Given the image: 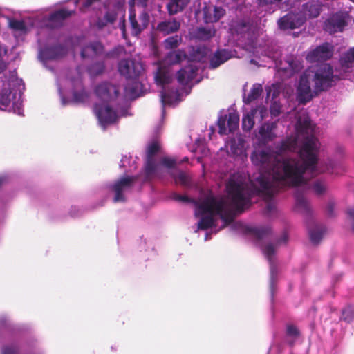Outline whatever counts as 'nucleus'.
Segmentation results:
<instances>
[{
    "mask_svg": "<svg viewBox=\"0 0 354 354\" xmlns=\"http://www.w3.org/2000/svg\"><path fill=\"white\" fill-rule=\"evenodd\" d=\"M295 136L276 147L255 148L250 159L261 171L251 179L245 172L231 175L227 183V195L215 194L211 191L201 193L198 199L180 196L178 199L194 205V215L199 218L194 230L216 228L217 232L229 225L236 213L248 208L254 196L262 198L266 212L272 214L276 210L272 201L281 189L308 188L307 180L319 174L333 169L335 163H323L319 158V142L314 136L315 126L306 110L295 115Z\"/></svg>",
    "mask_w": 354,
    "mask_h": 354,
    "instance_id": "nucleus-1",
    "label": "nucleus"
},
{
    "mask_svg": "<svg viewBox=\"0 0 354 354\" xmlns=\"http://www.w3.org/2000/svg\"><path fill=\"white\" fill-rule=\"evenodd\" d=\"M340 68L334 71L327 64L308 68L301 76L297 89V98L300 103L310 101L314 93L328 89L336 80L344 77L346 73L354 70V48L344 53L340 60Z\"/></svg>",
    "mask_w": 354,
    "mask_h": 354,
    "instance_id": "nucleus-2",
    "label": "nucleus"
},
{
    "mask_svg": "<svg viewBox=\"0 0 354 354\" xmlns=\"http://www.w3.org/2000/svg\"><path fill=\"white\" fill-rule=\"evenodd\" d=\"M82 0H75L74 8ZM83 4L81 7L82 11H86L90 9L99 8L101 5L100 0H82ZM74 9L69 10L63 8L55 10L47 15L49 8H44L39 10L32 17H25L19 20L14 18H8V26L12 30L16 37H21L28 33L33 28L53 29L61 26L64 21L71 16Z\"/></svg>",
    "mask_w": 354,
    "mask_h": 354,
    "instance_id": "nucleus-3",
    "label": "nucleus"
},
{
    "mask_svg": "<svg viewBox=\"0 0 354 354\" xmlns=\"http://www.w3.org/2000/svg\"><path fill=\"white\" fill-rule=\"evenodd\" d=\"M0 16H3L0 8ZM7 48L0 43V110L23 115L21 94L24 84L15 70H8Z\"/></svg>",
    "mask_w": 354,
    "mask_h": 354,
    "instance_id": "nucleus-4",
    "label": "nucleus"
},
{
    "mask_svg": "<svg viewBox=\"0 0 354 354\" xmlns=\"http://www.w3.org/2000/svg\"><path fill=\"white\" fill-rule=\"evenodd\" d=\"M95 92L99 102L95 104L94 111L103 129L115 123L120 117L127 115L126 108L116 102L118 89L115 86L103 82L96 87Z\"/></svg>",
    "mask_w": 354,
    "mask_h": 354,
    "instance_id": "nucleus-5",
    "label": "nucleus"
},
{
    "mask_svg": "<svg viewBox=\"0 0 354 354\" xmlns=\"http://www.w3.org/2000/svg\"><path fill=\"white\" fill-rule=\"evenodd\" d=\"M158 142L150 143L147 150V162L145 175L147 180L154 177H161L165 172H168L176 183L187 186L190 182L189 176L182 171L176 169L177 160L169 156L156 157V153L159 150Z\"/></svg>",
    "mask_w": 354,
    "mask_h": 354,
    "instance_id": "nucleus-6",
    "label": "nucleus"
},
{
    "mask_svg": "<svg viewBox=\"0 0 354 354\" xmlns=\"http://www.w3.org/2000/svg\"><path fill=\"white\" fill-rule=\"evenodd\" d=\"M185 54L182 50H174L169 52L165 57L162 63H160L155 74L156 84L161 87L160 100L162 106V115L166 106H174L183 100L181 95L178 90L171 89L172 73L169 66L180 63Z\"/></svg>",
    "mask_w": 354,
    "mask_h": 354,
    "instance_id": "nucleus-7",
    "label": "nucleus"
},
{
    "mask_svg": "<svg viewBox=\"0 0 354 354\" xmlns=\"http://www.w3.org/2000/svg\"><path fill=\"white\" fill-rule=\"evenodd\" d=\"M321 5L318 1L308 2L303 6L302 10L297 13L290 12L278 21L281 29L299 28L307 18H315L319 15Z\"/></svg>",
    "mask_w": 354,
    "mask_h": 354,
    "instance_id": "nucleus-8",
    "label": "nucleus"
},
{
    "mask_svg": "<svg viewBox=\"0 0 354 354\" xmlns=\"http://www.w3.org/2000/svg\"><path fill=\"white\" fill-rule=\"evenodd\" d=\"M247 231L258 241H262L260 246L263 253L270 263V287L272 295H273L274 283L276 276V270L274 263V257L275 254V247L272 243L268 242L270 229L268 227H248Z\"/></svg>",
    "mask_w": 354,
    "mask_h": 354,
    "instance_id": "nucleus-9",
    "label": "nucleus"
},
{
    "mask_svg": "<svg viewBox=\"0 0 354 354\" xmlns=\"http://www.w3.org/2000/svg\"><path fill=\"white\" fill-rule=\"evenodd\" d=\"M66 84H70L73 87L72 100L74 102L84 103L88 100V93L82 88V75L78 73L76 77L68 79L59 77L57 79L58 91L63 105H66L68 103V100L65 97L66 91L65 88H63Z\"/></svg>",
    "mask_w": 354,
    "mask_h": 354,
    "instance_id": "nucleus-10",
    "label": "nucleus"
},
{
    "mask_svg": "<svg viewBox=\"0 0 354 354\" xmlns=\"http://www.w3.org/2000/svg\"><path fill=\"white\" fill-rule=\"evenodd\" d=\"M147 0H130V10H129V21L131 24V33L134 36H138L140 32L144 30L148 26L149 22V15L145 10L140 11L138 17H136L135 6L145 8L147 6Z\"/></svg>",
    "mask_w": 354,
    "mask_h": 354,
    "instance_id": "nucleus-11",
    "label": "nucleus"
},
{
    "mask_svg": "<svg viewBox=\"0 0 354 354\" xmlns=\"http://www.w3.org/2000/svg\"><path fill=\"white\" fill-rule=\"evenodd\" d=\"M351 20L352 18L348 11H339L330 15L325 21L324 28L330 34L342 32Z\"/></svg>",
    "mask_w": 354,
    "mask_h": 354,
    "instance_id": "nucleus-12",
    "label": "nucleus"
},
{
    "mask_svg": "<svg viewBox=\"0 0 354 354\" xmlns=\"http://www.w3.org/2000/svg\"><path fill=\"white\" fill-rule=\"evenodd\" d=\"M136 178L135 176H124L113 185H107L106 189L115 194L113 201L123 202L125 201V194L128 192L132 187Z\"/></svg>",
    "mask_w": 354,
    "mask_h": 354,
    "instance_id": "nucleus-13",
    "label": "nucleus"
},
{
    "mask_svg": "<svg viewBox=\"0 0 354 354\" xmlns=\"http://www.w3.org/2000/svg\"><path fill=\"white\" fill-rule=\"evenodd\" d=\"M38 42L40 46L39 59L46 68L51 70L52 68L49 66V64L51 62H57L62 58L66 53V50L64 47L60 46L43 47L41 39H38Z\"/></svg>",
    "mask_w": 354,
    "mask_h": 354,
    "instance_id": "nucleus-14",
    "label": "nucleus"
},
{
    "mask_svg": "<svg viewBox=\"0 0 354 354\" xmlns=\"http://www.w3.org/2000/svg\"><path fill=\"white\" fill-rule=\"evenodd\" d=\"M225 147L232 156L244 162L247 160L248 146L245 140L241 136H236L226 141Z\"/></svg>",
    "mask_w": 354,
    "mask_h": 354,
    "instance_id": "nucleus-15",
    "label": "nucleus"
},
{
    "mask_svg": "<svg viewBox=\"0 0 354 354\" xmlns=\"http://www.w3.org/2000/svg\"><path fill=\"white\" fill-rule=\"evenodd\" d=\"M82 46L81 56L83 59L105 58L109 56L104 50V46L100 42L94 41L86 44L83 40L80 41Z\"/></svg>",
    "mask_w": 354,
    "mask_h": 354,
    "instance_id": "nucleus-16",
    "label": "nucleus"
},
{
    "mask_svg": "<svg viewBox=\"0 0 354 354\" xmlns=\"http://www.w3.org/2000/svg\"><path fill=\"white\" fill-rule=\"evenodd\" d=\"M239 114L232 111L224 115H221L218 120V132L221 135L233 132L239 127Z\"/></svg>",
    "mask_w": 354,
    "mask_h": 354,
    "instance_id": "nucleus-17",
    "label": "nucleus"
},
{
    "mask_svg": "<svg viewBox=\"0 0 354 354\" xmlns=\"http://www.w3.org/2000/svg\"><path fill=\"white\" fill-rule=\"evenodd\" d=\"M118 71L122 75L129 79L138 77L143 72L144 67L140 62L123 59L118 64Z\"/></svg>",
    "mask_w": 354,
    "mask_h": 354,
    "instance_id": "nucleus-18",
    "label": "nucleus"
},
{
    "mask_svg": "<svg viewBox=\"0 0 354 354\" xmlns=\"http://www.w3.org/2000/svg\"><path fill=\"white\" fill-rule=\"evenodd\" d=\"M333 55V46L328 43L323 44L308 53L306 59L310 63L319 62L330 58Z\"/></svg>",
    "mask_w": 354,
    "mask_h": 354,
    "instance_id": "nucleus-19",
    "label": "nucleus"
},
{
    "mask_svg": "<svg viewBox=\"0 0 354 354\" xmlns=\"http://www.w3.org/2000/svg\"><path fill=\"white\" fill-rule=\"evenodd\" d=\"M277 123L276 122H266L259 129L256 136L258 141L261 144H266L272 141L277 136Z\"/></svg>",
    "mask_w": 354,
    "mask_h": 354,
    "instance_id": "nucleus-20",
    "label": "nucleus"
},
{
    "mask_svg": "<svg viewBox=\"0 0 354 354\" xmlns=\"http://www.w3.org/2000/svg\"><path fill=\"white\" fill-rule=\"evenodd\" d=\"M197 72V66L193 64H189L178 71L177 75L178 83L182 86L189 85L194 80L196 83H198L200 80L196 79Z\"/></svg>",
    "mask_w": 354,
    "mask_h": 354,
    "instance_id": "nucleus-21",
    "label": "nucleus"
},
{
    "mask_svg": "<svg viewBox=\"0 0 354 354\" xmlns=\"http://www.w3.org/2000/svg\"><path fill=\"white\" fill-rule=\"evenodd\" d=\"M267 56L273 59L275 63V67L278 71L284 72L287 76L291 75L292 73L296 72L297 69L291 59H288L283 62L279 59L277 53H271L269 52L268 53Z\"/></svg>",
    "mask_w": 354,
    "mask_h": 354,
    "instance_id": "nucleus-22",
    "label": "nucleus"
},
{
    "mask_svg": "<svg viewBox=\"0 0 354 354\" xmlns=\"http://www.w3.org/2000/svg\"><path fill=\"white\" fill-rule=\"evenodd\" d=\"M225 15V10L221 6H205L203 9L204 19L206 23L218 21Z\"/></svg>",
    "mask_w": 354,
    "mask_h": 354,
    "instance_id": "nucleus-23",
    "label": "nucleus"
},
{
    "mask_svg": "<svg viewBox=\"0 0 354 354\" xmlns=\"http://www.w3.org/2000/svg\"><path fill=\"white\" fill-rule=\"evenodd\" d=\"M308 228L311 242L314 244L318 243L323 237L325 227L312 221L308 224Z\"/></svg>",
    "mask_w": 354,
    "mask_h": 354,
    "instance_id": "nucleus-24",
    "label": "nucleus"
},
{
    "mask_svg": "<svg viewBox=\"0 0 354 354\" xmlns=\"http://www.w3.org/2000/svg\"><path fill=\"white\" fill-rule=\"evenodd\" d=\"M180 24L176 19L160 22L156 27L158 31L165 35L175 32L180 28Z\"/></svg>",
    "mask_w": 354,
    "mask_h": 354,
    "instance_id": "nucleus-25",
    "label": "nucleus"
},
{
    "mask_svg": "<svg viewBox=\"0 0 354 354\" xmlns=\"http://www.w3.org/2000/svg\"><path fill=\"white\" fill-rule=\"evenodd\" d=\"M128 82L125 86V93L131 98L138 97L141 93L142 84L138 77L127 79Z\"/></svg>",
    "mask_w": 354,
    "mask_h": 354,
    "instance_id": "nucleus-26",
    "label": "nucleus"
},
{
    "mask_svg": "<svg viewBox=\"0 0 354 354\" xmlns=\"http://www.w3.org/2000/svg\"><path fill=\"white\" fill-rule=\"evenodd\" d=\"M231 53L227 50H218L210 59V68H216L231 58Z\"/></svg>",
    "mask_w": 354,
    "mask_h": 354,
    "instance_id": "nucleus-27",
    "label": "nucleus"
},
{
    "mask_svg": "<svg viewBox=\"0 0 354 354\" xmlns=\"http://www.w3.org/2000/svg\"><path fill=\"white\" fill-rule=\"evenodd\" d=\"M263 92V87L261 84H253L252 88L249 93L246 95H243V100L245 104H248L252 102L257 100L261 95Z\"/></svg>",
    "mask_w": 354,
    "mask_h": 354,
    "instance_id": "nucleus-28",
    "label": "nucleus"
},
{
    "mask_svg": "<svg viewBox=\"0 0 354 354\" xmlns=\"http://www.w3.org/2000/svg\"><path fill=\"white\" fill-rule=\"evenodd\" d=\"M188 3L189 0H171L167 6L169 15H175L182 11Z\"/></svg>",
    "mask_w": 354,
    "mask_h": 354,
    "instance_id": "nucleus-29",
    "label": "nucleus"
},
{
    "mask_svg": "<svg viewBox=\"0 0 354 354\" xmlns=\"http://www.w3.org/2000/svg\"><path fill=\"white\" fill-rule=\"evenodd\" d=\"M249 112L254 118V120H256L259 122H261L268 115V110L263 104L258 105L255 108L251 109Z\"/></svg>",
    "mask_w": 354,
    "mask_h": 354,
    "instance_id": "nucleus-30",
    "label": "nucleus"
},
{
    "mask_svg": "<svg viewBox=\"0 0 354 354\" xmlns=\"http://www.w3.org/2000/svg\"><path fill=\"white\" fill-rule=\"evenodd\" d=\"M295 197L297 210L301 212H308L309 210V205L303 194L297 192L295 193Z\"/></svg>",
    "mask_w": 354,
    "mask_h": 354,
    "instance_id": "nucleus-31",
    "label": "nucleus"
},
{
    "mask_svg": "<svg viewBox=\"0 0 354 354\" xmlns=\"http://www.w3.org/2000/svg\"><path fill=\"white\" fill-rule=\"evenodd\" d=\"M299 335V330L295 326H287L286 339L289 344L292 345L297 339Z\"/></svg>",
    "mask_w": 354,
    "mask_h": 354,
    "instance_id": "nucleus-32",
    "label": "nucleus"
},
{
    "mask_svg": "<svg viewBox=\"0 0 354 354\" xmlns=\"http://www.w3.org/2000/svg\"><path fill=\"white\" fill-rule=\"evenodd\" d=\"M254 118L250 113L249 111L245 110V113H243L242 118V128L243 131H250L254 125Z\"/></svg>",
    "mask_w": 354,
    "mask_h": 354,
    "instance_id": "nucleus-33",
    "label": "nucleus"
},
{
    "mask_svg": "<svg viewBox=\"0 0 354 354\" xmlns=\"http://www.w3.org/2000/svg\"><path fill=\"white\" fill-rule=\"evenodd\" d=\"M181 40V37L178 35L169 37L164 41V46L167 49L175 48L179 46Z\"/></svg>",
    "mask_w": 354,
    "mask_h": 354,
    "instance_id": "nucleus-34",
    "label": "nucleus"
},
{
    "mask_svg": "<svg viewBox=\"0 0 354 354\" xmlns=\"http://www.w3.org/2000/svg\"><path fill=\"white\" fill-rule=\"evenodd\" d=\"M215 35V30L209 28H200L197 30V37L203 40L212 38Z\"/></svg>",
    "mask_w": 354,
    "mask_h": 354,
    "instance_id": "nucleus-35",
    "label": "nucleus"
},
{
    "mask_svg": "<svg viewBox=\"0 0 354 354\" xmlns=\"http://www.w3.org/2000/svg\"><path fill=\"white\" fill-rule=\"evenodd\" d=\"M131 159L130 156H122L121 160L120 167L126 168V172H131L133 169H136V166H134V161H133V164H131Z\"/></svg>",
    "mask_w": 354,
    "mask_h": 354,
    "instance_id": "nucleus-36",
    "label": "nucleus"
},
{
    "mask_svg": "<svg viewBox=\"0 0 354 354\" xmlns=\"http://www.w3.org/2000/svg\"><path fill=\"white\" fill-rule=\"evenodd\" d=\"M267 93V98L276 97L280 93V85L278 83L272 84L271 86H267L266 87Z\"/></svg>",
    "mask_w": 354,
    "mask_h": 354,
    "instance_id": "nucleus-37",
    "label": "nucleus"
},
{
    "mask_svg": "<svg viewBox=\"0 0 354 354\" xmlns=\"http://www.w3.org/2000/svg\"><path fill=\"white\" fill-rule=\"evenodd\" d=\"M104 70V64L103 62H97L92 66H91L88 68V73L91 76L97 75L102 73Z\"/></svg>",
    "mask_w": 354,
    "mask_h": 354,
    "instance_id": "nucleus-38",
    "label": "nucleus"
},
{
    "mask_svg": "<svg viewBox=\"0 0 354 354\" xmlns=\"http://www.w3.org/2000/svg\"><path fill=\"white\" fill-rule=\"evenodd\" d=\"M312 189L315 194H321L325 192L326 187L323 181L319 180L313 183Z\"/></svg>",
    "mask_w": 354,
    "mask_h": 354,
    "instance_id": "nucleus-39",
    "label": "nucleus"
},
{
    "mask_svg": "<svg viewBox=\"0 0 354 354\" xmlns=\"http://www.w3.org/2000/svg\"><path fill=\"white\" fill-rule=\"evenodd\" d=\"M354 317V310L351 306H348L342 310V318L346 322H351Z\"/></svg>",
    "mask_w": 354,
    "mask_h": 354,
    "instance_id": "nucleus-40",
    "label": "nucleus"
},
{
    "mask_svg": "<svg viewBox=\"0 0 354 354\" xmlns=\"http://www.w3.org/2000/svg\"><path fill=\"white\" fill-rule=\"evenodd\" d=\"M259 5L261 7L271 6V8L275 7L282 0H258Z\"/></svg>",
    "mask_w": 354,
    "mask_h": 354,
    "instance_id": "nucleus-41",
    "label": "nucleus"
},
{
    "mask_svg": "<svg viewBox=\"0 0 354 354\" xmlns=\"http://www.w3.org/2000/svg\"><path fill=\"white\" fill-rule=\"evenodd\" d=\"M201 142H202L201 140H198L196 141L197 147H196V149H190V150H191V151L195 152V153L200 151L202 156H207L209 151L207 149H206L205 148L204 146H201V147L200 146V143H201Z\"/></svg>",
    "mask_w": 354,
    "mask_h": 354,
    "instance_id": "nucleus-42",
    "label": "nucleus"
},
{
    "mask_svg": "<svg viewBox=\"0 0 354 354\" xmlns=\"http://www.w3.org/2000/svg\"><path fill=\"white\" fill-rule=\"evenodd\" d=\"M279 112H280V107H279V106L277 104L274 103L271 106V108H270L271 115L272 116H274V117H276V116H277L279 114Z\"/></svg>",
    "mask_w": 354,
    "mask_h": 354,
    "instance_id": "nucleus-43",
    "label": "nucleus"
},
{
    "mask_svg": "<svg viewBox=\"0 0 354 354\" xmlns=\"http://www.w3.org/2000/svg\"><path fill=\"white\" fill-rule=\"evenodd\" d=\"M110 2H108V3H104L103 6L104 8H107L108 6H109V5L113 3L114 4L115 6H120L124 2V0H109Z\"/></svg>",
    "mask_w": 354,
    "mask_h": 354,
    "instance_id": "nucleus-44",
    "label": "nucleus"
},
{
    "mask_svg": "<svg viewBox=\"0 0 354 354\" xmlns=\"http://www.w3.org/2000/svg\"><path fill=\"white\" fill-rule=\"evenodd\" d=\"M348 214L351 219H353V228L354 230V208L350 209L348 212Z\"/></svg>",
    "mask_w": 354,
    "mask_h": 354,
    "instance_id": "nucleus-45",
    "label": "nucleus"
},
{
    "mask_svg": "<svg viewBox=\"0 0 354 354\" xmlns=\"http://www.w3.org/2000/svg\"><path fill=\"white\" fill-rule=\"evenodd\" d=\"M8 181V176L6 175L0 176V185H3Z\"/></svg>",
    "mask_w": 354,
    "mask_h": 354,
    "instance_id": "nucleus-46",
    "label": "nucleus"
},
{
    "mask_svg": "<svg viewBox=\"0 0 354 354\" xmlns=\"http://www.w3.org/2000/svg\"><path fill=\"white\" fill-rule=\"evenodd\" d=\"M120 29L122 30V37L124 39H126V30H125V26L124 23L120 24Z\"/></svg>",
    "mask_w": 354,
    "mask_h": 354,
    "instance_id": "nucleus-47",
    "label": "nucleus"
},
{
    "mask_svg": "<svg viewBox=\"0 0 354 354\" xmlns=\"http://www.w3.org/2000/svg\"><path fill=\"white\" fill-rule=\"evenodd\" d=\"M7 319L6 317L0 318V328L6 325Z\"/></svg>",
    "mask_w": 354,
    "mask_h": 354,
    "instance_id": "nucleus-48",
    "label": "nucleus"
},
{
    "mask_svg": "<svg viewBox=\"0 0 354 354\" xmlns=\"http://www.w3.org/2000/svg\"><path fill=\"white\" fill-rule=\"evenodd\" d=\"M207 236H208V235H207V234H206L205 238V241L208 240V237H207Z\"/></svg>",
    "mask_w": 354,
    "mask_h": 354,
    "instance_id": "nucleus-49",
    "label": "nucleus"
},
{
    "mask_svg": "<svg viewBox=\"0 0 354 354\" xmlns=\"http://www.w3.org/2000/svg\"><path fill=\"white\" fill-rule=\"evenodd\" d=\"M187 160H188V159H187V158H185L183 160V162H185V161H187Z\"/></svg>",
    "mask_w": 354,
    "mask_h": 354,
    "instance_id": "nucleus-50",
    "label": "nucleus"
},
{
    "mask_svg": "<svg viewBox=\"0 0 354 354\" xmlns=\"http://www.w3.org/2000/svg\"><path fill=\"white\" fill-rule=\"evenodd\" d=\"M197 158H198V161L201 162V157H198Z\"/></svg>",
    "mask_w": 354,
    "mask_h": 354,
    "instance_id": "nucleus-51",
    "label": "nucleus"
},
{
    "mask_svg": "<svg viewBox=\"0 0 354 354\" xmlns=\"http://www.w3.org/2000/svg\"><path fill=\"white\" fill-rule=\"evenodd\" d=\"M352 2H354V0H351Z\"/></svg>",
    "mask_w": 354,
    "mask_h": 354,
    "instance_id": "nucleus-52",
    "label": "nucleus"
}]
</instances>
